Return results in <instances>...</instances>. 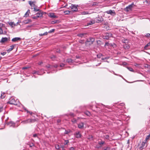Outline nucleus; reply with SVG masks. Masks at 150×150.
Masks as SVG:
<instances>
[{
    "instance_id": "nucleus-1",
    "label": "nucleus",
    "mask_w": 150,
    "mask_h": 150,
    "mask_svg": "<svg viewBox=\"0 0 150 150\" xmlns=\"http://www.w3.org/2000/svg\"><path fill=\"white\" fill-rule=\"evenodd\" d=\"M122 42L125 43L123 45L124 48L125 50L129 49L130 47V42L128 40L125 39L122 40Z\"/></svg>"
},
{
    "instance_id": "nucleus-2",
    "label": "nucleus",
    "mask_w": 150,
    "mask_h": 150,
    "mask_svg": "<svg viewBox=\"0 0 150 150\" xmlns=\"http://www.w3.org/2000/svg\"><path fill=\"white\" fill-rule=\"evenodd\" d=\"M134 5V3H133L127 6L125 8L124 10L127 12H128L130 11H132V8Z\"/></svg>"
},
{
    "instance_id": "nucleus-3",
    "label": "nucleus",
    "mask_w": 150,
    "mask_h": 150,
    "mask_svg": "<svg viewBox=\"0 0 150 150\" xmlns=\"http://www.w3.org/2000/svg\"><path fill=\"white\" fill-rule=\"evenodd\" d=\"M71 9V10L73 12H76L78 11V8L77 7L74 5L71 4L68 8Z\"/></svg>"
},
{
    "instance_id": "nucleus-4",
    "label": "nucleus",
    "mask_w": 150,
    "mask_h": 150,
    "mask_svg": "<svg viewBox=\"0 0 150 150\" xmlns=\"http://www.w3.org/2000/svg\"><path fill=\"white\" fill-rule=\"evenodd\" d=\"M8 103L11 105H17L15 99L12 98H11L9 101L8 102Z\"/></svg>"
},
{
    "instance_id": "nucleus-5",
    "label": "nucleus",
    "mask_w": 150,
    "mask_h": 150,
    "mask_svg": "<svg viewBox=\"0 0 150 150\" xmlns=\"http://www.w3.org/2000/svg\"><path fill=\"white\" fill-rule=\"evenodd\" d=\"M95 41V39L94 38L90 37L88 39H87L86 41V42H89L91 43V44H92L93 42Z\"/></svg>"
},
{
    "instance_id": "nucleus-6",
    "label": "nucleus",
    "mask_w": 150,
    "mask_h": 150,
    "mask_svg": "<svg viewBox=\"0 0 150 150\" xmlns=\"http://www.w3.org/2000/svg\"><path fill=\"white\" fill-rule=\"evenodd\" d=\"M106 13L108 14H110L112 15H116L115 12L114 11L110 10L106 11Z\"/></svg>"
},
{
    "instance_id": "nucleus-7",
    "label": "nucleus",
    "mask_w": 150,
    "mask_h": 150,
    "mask_svg": "<svg viewBox=\"0 0 150 150\" xmlns=\"http://www.w3.org/2000/svg\"><path fill=\"white\" fill-rule=\"evenodd\" d=\"M8 40V38L6 37L3 38L0 41V42L1 43H3L7 42Z\"/></svg>"
},
{
    "instance_id": "nucleus-8",
    "label": "nucleus",
    "mask_w": 150,
    "mask_h": 150,
    "mask_svg": "<svg viewBox=\"0 0 150 150\" xmlns=\"http://www.w3.org/2000/svg\"><path fill=\"white\" fill-rule=\"evenodd\" d=\"M147 142H146V141H143L142 144H141L140 146H139V148L141 149H143L144 147L145 146V144L147 143Z\"/></svg>"
},
{
    "instance_id": "nucleus-9",
    "label": "nucleus",
    "mask_w": 150,
    "mask_h": 150,
    "mask_svg": "<svg viewBox=\"0 0 150 150\" xmlns=\"http://www.w3.org/2000/svg\"><path fill=\"white\" fill-rule=\"evenodd\" d=\"M49 16L50 17L53 18H57L58 17L54 15V14L53 13H50L49 14Z\"/></svg>"
},
{
    "instance_id": "nucleus-10",
    "label": "nucleus",
    "mask_w": 150,
    "mask_h": 150,
    "mask_svg": "<svg viewBox=\"0 0 150 150\" xmlns=\"http://www.w3.org/2000/svg\"><path fill=\"white\" fill-rule=\"evenodd\" d=\"M35 2L31 1H28V3L32 7H33L32 9H33L36 6L34 4Z\"/></svg>"
},
{
    "instance_id": "nucleus-11",
    "label": "nucleus",
    "mask_w": 150,
    "mask_h": 150,
    "mask_svg": "<svg viewBox=\"0 0 150 150\" xmlns=\"http://www.w3.org/2000/svg\"><path fill=\"white\" fill-rule=\"evenodd\" d=\"M78 126L79 128L80 129H82L84 127V123L83 122H81L78 125Z\"/></svg>"
},
{
    "instance_id": "nucleus-12",
    "label": "nucleus",
    "mask_w": 150,
    "mask_h": 150,
    "mask_svg": "<svg viewBox=\"0 0 150 150\" xmlns=\"http://www.w3.org/2000/svg\"><path fill=\"white\" fill-rule=\"evenodd\" d=\"M15 46V45H12L10 46V48H9L7 50V52L9 53L10 51H12L14 48Z\"/></svg>"
},
{
    "instance_id": "nucleus-13",
    "label": "nucleus",
    "mask_w": 150,
    "mask_h": 150,
    "mask_svg": "<svg viewBox=\"0 0 150 150\" xmlns=\"http://www.w3.org/2000/svg\"><path fill=\"white\" fill-rule=\"evenodd\" d=\"M76 137V138H80L81 137V134L80 133V132H76L75 133V134Z\"/></svg>"
},
{
    "instance_id": "nucleus-14",
    "label": "nucleus",
    "mask_w": 150,
    "mask_h": 150,
    "mask_svg": "<svg viewBox=\"0 0 150 150\" xmlns=\"http://www.w3.org/2000/svg\"><path fill=\"white\" fill-rule=\"evenodd\" d=\"M43 14L41 11H39L36 13V16L38 18L41 17L42 16Z\"/></svg>"
},
{
    "instance_id": "nucleus-15",
    "label": "nucleus",
    "mask_w": 150,
    "mask_h": 150,
    "mask_svg": "<svg viewBox=\"0 0 150 150\" xmlns=\"http://www.w3.org/2000/svg\"><path fill=\"white\" fill-rule=\"evenodd\" d=\"M21 38H15L12 39V41L13 42H15L18 40H20Z\"/></svg>"
},
{
    "instance_id": "nucleus-16",
    "label": "nucleus",
    "mask_w": 150,
    "mask_h": 150,
    "mask_svg": "<svg viewBox=\"0 0 150 150\" xmlns=\"http://www.w3.org/2000/svg\"><path fill=\"white\" fill-rule=\"evenodd\" d=\"M30 119H28L27 120L23 121L21 123L23 124H26L28 123H30Z\"/></svg>"
},
{
    "instance_id": "nucleus-17",
    "label": "nucleus",
    "mask_w": 150,
    "mask_h": 150,
    "mask_svg": "<svg viewBox=\"0 0 150 150\" xmlns=\"http://www.w3.org/2000/svg\"><path fill=\"white\" fill-rule=\"evenodd\" d=\"M32 21L30 19H28L24 21L23 23L25 24H27L31 22Z\"/></svg>"
},
{
    "instance_id": "nucleus-18",
    "label": "nucleus",
    "mask_w": 150,
    "mask_h": 150,
    "mask_svg": "<svg viewBox=\"0 0 150 150\" xmlns=\"http://www.w3.org/2000/svg\"><path fill=\"white\" fill-rule=\"evenodd\" d=\"M30 123L35 122L37 121V120L36 119H30Z\"/></svg>"
},
{
    "instance_id": "nucleus-19",
    "label": "nucleus",
    "mask_w": 150,
    "mask_h": 150,
    "mask_svg": "<svg viewBox=\"0 0 150 150\" xmlns=\"http://www.w3.org/2000/svg\"><path fill=\"white\" fill-rule=\"evenodd\" d=\"M110 147L109 146L106 147H104L103 148V150H110Z\"/></svg>"
},
{
    "instance_id": "nucleus-20",
    "label": "nucleus",
    "mask_w": 150,
    "mask_h": 150,
    "mask_svg": "<svg viewBox=\"0 0 150 150\" xmlns=\"http://www.w3.org/2000/svg\"><path fill=\"white\" fill-rule=\"evenodd\" d=\"M81 14L82 15H86L90 14V13L87 11H83L81 12Z\"/></svg>"
},
{
    "instance_id": "nucleus-21",
    "label": "nucleus",
    "mask_w": 150,
    "mask_h": 150,
    "mask_svg": "<svg viewBox=\"0 0 150 150\" xmlns=\"http://www.w3.org/2000/svg\"><path fill=\"white\" fill-rule=\"evenodd\" d=\"M30 13V10H28V11L25 13L24 16L25 17H26L28 16L29 15V13Z\"/></svg>"
},
{
    "instance_id": "nucleus-22",
    "label": "nucleus",
    "mask_w": 150,
    "mask_h": 150,
    "mask_svg": "<svg viewBox=\"0 0 150 150\" xmlns=\"http://www.w3.org/2000/svg\"><path fill=\"white\" fill-rule=\"evenodd\" d=\"M86 34V33H82L79 34L78 35V36L81 38L83 37V36Z\"/></svg>"
},
{
    "instance_id": "nucleus-23",
    "label": "nucleus",
    "mask_w": 150,
    "mask_h": 150,
    "mask_svg": "<svg viewBox=\"0 0 150 150\" xmlns=\"http://www.w3.org/2000/svg\"><path fill=\"white\" fill-rule=\"evenodd\" d=\"M150 138V134H149L146 137L145 140H144L146 142H147L148 141L149 139Z\"/></svg>"
},
{
    "instance_id": "nucleus-24",
    "label": "nucleus",
    "mask_w": 150,
    "mask_h": 150,
    "mask_svg": "<svg viewBox=\"0 0 150 150\" xmlns=\"http://www.w3.org/2000/svg\"><path fill=\"white\" fill-rule=\"evenodd\" d=\"M150 46V42H149L146 45H145V46L144 47V49L147 50L148 47Z\"/></svg>"
},
{
    "instance_id": "nucleus-25",
    "label": "nucleus",
    "mask_w": 150,
    "mask_h": 150,
    "mask_svg": "<svg viewBox=\"0 0 150 150\" xmlns=\"http://www.w3.org/2000/svg\"><path fill=\"white\" fill-rule=\"evenodd\" d=\"M6 94L4 93H2L1 94V98L3 99L6 96Z\"/></svg>"
},
{
    "instance_id": "nucleus-26",
    "label": "nucleus",
    "mask_w": 150,
    "mask_h": 150,
    "mask_svg": "<svg viewBox=\"0 0 150 150\" xmlns=\"http://www.w3.org/2000/svg\"><path fill=\"white\" fill-rule=\"evenodd\" d=\"M95 23V22L94 21H91L90 22H89L88 23V25H92L93 24Z\"/></svg>"
},
{
    "instance_id": "nucleus-27",
    "label": "nucleus",
    "mask_w": 150,
    "mask_h": 150,
    "mask_svg": "<svg viewBox=\"0 0 150 150\" xmlns=\"http://www.w3.org/2000/svg\"><path fill=\"white\" fill-rule=\"evenodd\" d=\"M47 34H48V32H45V33H42V34L41 33V34H39V35L40 36H42L44 35H47Z\"/></svg>"
},
{
    "instance_id": "nucleus-28",
    "label": "nucleus",
    "mask_w": 150,
    "mask_h": 150,
    "mask_svg": "<svg viewBox=\"0 0 150 150\" xmlns=\"http://www.w3.org/2000/svg\"><path fill=\"white\" fill-rule=\"evenodd\" d=\"M72 60L70 59H67V62L69 63H71L72 62Z\"/></svg>"
},
{
    "instance_id": "nucleus-29",
    "label": "nucleus",
    "mask_w": 150,
    "mask_h": 150,
    "mask_svg": "<svg viewBox=\"0 0 150 150\" xmlns=\"http://www.w3.org/2000/svg\"><path fill=\"white\" fill-rule=\"evenodd\" d=\"M70 130H65L64 132V134H68L70 132Z\"/></svg>"
},
{
    "instance_id": "nucleus-30",
    "label": "nucleus",
    "mask_w": 150,
    "mask_h": 150,
    "mask_svg": "<svg viewBox=\"0 0 150 150\" xmlns=\"http://www.w3.org/2000/svg\"><path fill=\"white\" fill-rule=\"evenodd\" d=\"M37 7L36 6L34 8H33L34 9V11H40V10L39 9L37 8H36Z\"/></svg>"
},
{
    "instance_id": "nucleus-31",
    "label": "nucleus",
    "mask_w": 150,
    "mask_h": 150,
    "mask_svg": "<svg viewBox=\"0 0 150 150\" xmlns=\"http://www.w3.org/2000/svg\"><path fill=\"white\" fill-rule=\"evenodd\" d=\"M111 35L112 34L111 33H107L105 34V35L106 36H108L109 38L111 36Z\"/></svg>"
},
{
    "instance_id": "nucleus-32",
    "label": "nucleus",
    "mask_w": 150,
    "mask_h": 150,
    "mask_svg": "<svg viewBox=\"0 0 150 150\" xmlns=\"http://www.w3.org/2000/svg\"><path fill=\"white\" fill-rule=\"evenodd\" d=\"M50 58L51 59L53 60H54L55 58V57L54 55H52L50 57Z\"/></svg>"
},
{
    "instance_id": "nucleus-33",
    "label": "nucleus",
    "mask_w": 150,
    "mask_h": 150,
    "mask_svg": "<svg viewBox=\"0 0 150 150\" xmlns=\"http://www.w3.org/2000/svg\"><path fill=\"white\" fill-rule=\"evenodd\" d=\"M55 29H52L50 30V31H49L48 32V33H50L53 32H54L55 31Z\"/></svg>"
},
{
    "instance_id": "nucleus-34",
    "label": "nucleus",
    "mask_w": 150,
    "mask_h": 150,
    "mask_svg": "<svg viewBox=\"0 0 150 150\" xmlns=\"http://www.w3.org/2000/svg\"><path fill=\"white\" fill-rule=\"evenodd\" d=\"M71 122L74 123H76L77 120L75 119H73L71 120Z\"/></svg>"
},
{
    "instance_id": "nucleus-35",
    "label": "nucleus",
    "mask_w": 150,
    "mask_h": 150,
    "mask_svg": "<svg viewBox=\"0 0 150 150\" xmlns=\"http://www.w3.org/2000/svg\"><path fill=\"white\" fill-rule=\"evenodd\" d=\"M69 143V141L68 140H65L64 142V144L65 145H67Z\"/></svg>"
},
{
    "instance_id": "nucleus-36",
    "label": "nucleus",
    "mask_w": 150,
    "mask_h": 150,
    "mask_svg": "<svg viewBox=\"0 0 150 150\" xmlns=\"http://www.w3.org/2000/svg\"><path fill=\"white\" fill-rule=\"evenodd\" d=\"M103 39H109L108 37L106 36V35H103Z\"/></svg>"
},
{
    "instance_id": "nucleus-37",
    "label": "nucleus",
    "mask_w": 150,
    "mask_h": 150,
    "mask_svg": "<svg viewBox=\"0 0 150 150\" xmlns=\"http://www.w3.org/2000/svg\"><path fill=\"white\" fill-rule=\"evenodd\" d=\"M55 147L57 149H59L60 148V147L59 145H56L55 146Z\"/></svg>"
},
{
    "instance_id": "nucleus-38",
    "label": "nucleus",
    "mask_w": 150,
    "mask_h": 150,
    "mask_svg": "<svg viewBox=\"0 0 150 150\" xmlns=\"http://www.w3.org/2000/svg\"><path fill=\"white\" fill-rule=\"evenodd\" d=\"M70 11H66L64 12V13H65L66 14H70Z\"/></svg>"
},
{
    "instance_id": "nucleus-39",
    "label": "nucleus",
    "mask_w": 150,
    "mask_h": 150,
    "mask_svg": "<svg viewBox=\"0 0 150 150\" xmlns=\"http://www.w3.org/2000/svg\"><path fill=\"white\" fill-rule=\"evenodd\" d=\"M104 143H105V142L104 141H102L101 142H99V144L100 145H101L103 144Z\"/></svg>"
},
{
    "instance_id": "nucleus-40",
    "label": "nucleus",
    "mask_w": 150,
    "mask_h": 150,
    "mask_svg": "<svg viewBox=\"0 0 150 150\" xmlns=\"http://www.w3.org/2000/svg\"><path fill=\"white\" fill-rule=\"evenodd\" d=\"M8 24L11 25L12 26H13V25H14V23L13 22H8Z\"/></svg>"
},
{
    "instance_id": "nucleus-41",
    "label": "nucleus",
    "mask_w": 150,
    "mask_h": 150,
    "mask_svg": "<svg viewBox=\"0 0 150 150\" xmlns=\"http://www.w3.org/2000/svg\"><path fill=\"white\" fill-rule=\"evenodd\" d=\"M84 40H79V42L81 44H83L84 43Z\"/></svg>"
},
{
    "instance_id": "nucleus-42",
    "label": "nucleus",
    "mask_w": 150,
    "mask_h": 150,
    "mask_svg": "<svg viewBox=\"0 0 150 150\" xmlns=\"http://www.w3.org/2000/svg\"><path fill=\"white\" fill-rule=\"evenodd\" d=\"M3 33V31L1 27H0V34H1Z\"/></svg>"
},
{
    "instance_id": "nucleus-43",
    "label": "nucleus",
    "mask_w": 150,
    "mask_h": 150,
    "mask_svg": "<svg viewBox=\"0 0 150 150\" xmlns=\"http://www.w3.org/2000/svg\"><path fill=\"white\" fill-rule=\"evenodd\" d=\"M102 55L101 54H98L97 55V57L98 58H100L101 57Z\"/></svg>"
},
{
    "instance_id": "nucleus-44",
    "label": "nucleus",
    "mask_w": 150,
    "mask_h": 150,
    "mask_svg": "<svg viewBox=\"0 0 150 150\" xmlns=\"http://www.w3.org/2000/svg\"><path fill=\"white\" fill-rule=\"evenodd\" d=\"M3 110V108L2 107H0V113L2 112Z\"/></svg>"
},
{
    "instance_id": "nucleus-45",
    "label": "nucleus",
    "mask_w": 150,
    "mask_h": 150,
    "mask_svg": "<svg viewBox=\"0 0 150 150\" xmlns=\"http://www.w3.org/2000/svg\"><path fill=\"white\" fill-rule=\"evenodd\" d=\"M29 67H24L22 68V69H28Z\"/></svg>"
},
{
    "instance_id": "nucleus-46",
    "label": "nucleus",
    "mask_w": 150,
    "mask_h": 150,
    "mask_svg": "<svg viewBox=\"0 0 150 150\" xmlns=\"http://www.w3.org/2000/svg\"><path fill=\"white\" fill-rule=\"evenodd\" d=\"M85 114L88 116L90 115V113L89 112H86L85 113Z\"/></svg>"
},
{
    "instance_id": "nucleus-47",
    "label": "nucleus",
    "mask_w": 150,
    "mask_h": 150,
    "mask_svg": "<svg viewBox=\"0 0 150 150\" xmlns=\"http://www.w3.org/2000/svg\"><path fill=\"white\" fill-rule=\"evenodd\" d=\"M145 36L147 37H150V34L149 33H147Z\"/></svg>"
},
{
    "instance_id": "nucleus-48",
    "label": "nucleus",
    "mask_w": 150,
    "mask_h": 150,
    "mask_svg": "<svg viewBox=\"0 0 150 150\" xmlns=\"http://www.w3.org/2000/svg\"><path fill=\"white\" fill-rule=\"evenodd\" d=\"M38 136V134H35L33 135V136L34 137H37Z\"/></svg>"
},
{
    "instance_id": "nucleus-49",
    "label": "nucleus",
    "mask_w": 150,
    "mask_h": 150,
    "mask_svg": "<svg viewBox=\"0 0 150 150\" xmlns=\"http://www.w3.org/2000/svg\"><path fill=\"white\" fill-rule=\"evenodd\" d=\"M38 18V17H37V16H34L32 17V18L34 19H37Z\"/></svg>"
},
{
    "instance_id": "nucleus-50",
    "label": "nucleus",
    "mask_w": 150,
    "mask_h": 150,
    "mask_svg": "<svg viewBox=\"0 0 150 150\" xmlns=\"http://www.w3.org/2000/svg\"><path fill=\"white\" fill-rule=\"evenodd\" d=\"M6 54V52H2L1 53V54L3 55H5Z\"/></svg>"
},
{
    "instance_id": "nucleus-51",
    "label": "nucleus",
    "mask_w": 150,
    "mask_h": 150,
    "mask_svg": "<svg viewBox=\"0 0 150 150\" xmlns=\"http://www.w3.org/2000/svg\"><path fill=\"white\" fill-rule=\"evenodd\" d=\"M128 69L129 70V71H133V69L132 68H128Z\"/></svg>"
},
{
    "instance_id": "nucleus-52",
    "label": "nucleus",
    "mask_w": 150,
    "mask_h": 150,
    "mask_svg": "<svg viewBox=\"0 0 150 150\" xmlns=\"http://www.w3.org/2000/svg\"><path fill=\"white\" fill-rule=\"evenodd\" d=\"M69 150H74V148L73 147H71L69 149Z\"/></svg>"
},
{
    "instance_id": "nucleus-53",
    "label": "nucleus",
    "mask_w": 150,
    "mask_h": 150,
    "mask_svg": "<svg viewBox=\"0 0 150 150\" xmlns=\"http://www.w3.org/2000/svg\"><path fill=\"white\" fill-rule=\"evenodd\" d=\"M61 120L60 119H58L57 120V123H60L61 122Z\"/></svg>"
},
{
    "instance_id": "nucleus-54",
    "label": "nucleus",
    "mask_w": 150,
    "mask_h": 150,
    "mask_svg": "<svg viewBox=\"0 0 150 150\" xmlns=\"http://www.w3.org/2000/svg\"><path fill=\"white\" fill-rule=\"evenodd\" d=\"M64 64H61L60 65V67H64Z\"/></svg>"
},
{
    "instance_id": "nucleus-55",
    "label": "nucleus",
    "mask_w": 150,
    "mask_h": 150,
    "mask_svg": "<svg viewBox=\"0 0 150 150\" xmlns=\"http://www.w3.org/2000/svg\"><path fill=\"white\" fill-rule=\"evenodd\" d=\"M64 146H61V148H62V150H65L64 149Z\"/></svg>"
},
{
    "instance_id": "nucleus-56",
    "label": "nucleus",
    "mask_w": 150,
    "mask_h": 150,
    "mask_svg": "<svg viewBox=\"0 0 150 150\" xmlns=\"http://www.w3.org/2000/svg\"><path fill=\"white\" fill-rule=\"evenodd\" d=\"M53 67H54L57 68L58 67V65L57 64H55L53 66Z\"/></svg>"
},
{
    "instance_id": "nucleus-57",
    "label": "nucleus",
    "mask_w": 150,
    "mask_h": 150,
    "mask_svg": "<svg viewBox=\"0 0 150 150\" xmlns=\"http://www.w3.org/2000/svg\"><path fill=\"white\" fill-rule=\"evenodd\" d=\"M105 138L107 139H109V136L108 135H106Z\"/></svg>"
},
{
    "instance_id": "nucleus-58",
    "label": "nucleus",
    "mask_w": 150,
    "mask_h": 150,
    "mask_svg": "<svg viewBox=\"0 0 150 150\" xmlns=\"http://www.w3.org/2000/svg\"><path fill=\"white\" fill-rule=\"evenodd\" d=\"M56 23V22L55 21H52V24L55 23Z\"/></svg>"
},
{
    "instance_id": "nucleus-59",
    "label": "nucleus",
    "mask_w": 150,
    "mask_h": 150,
    "mask_svg": "<svg viewBox=\"0 0 150 150\" xmlns=\"http://www.w3.org/2000/svg\"><path fill=\"white\" fill-rule=\"evenodd\" d=\"M93 138V137H92V136H90V137L89 138V139H91V138Z\"/></svg>"
},
{
    "instance_id": "nucleus-60",
    "label": "nucleus",
    "mask_w": 150,
    "mask_h": 150,
    "mask_svg": "<svg viewBox=\"0 0 150 150\" xmlns=\"http://www.w3.org/2000/svg\"><path fill=\"white\" fill-rule=\"evenodd\" d=\"M107 59V58L105 57V58H102V60H104V59Z\"/></svg>"
},
{
    "instance_id": "nucleus-61",
    "label": "nucleus",
    "mask_w": 150,
    "mask_h": 150,
    "mask_svg": "<svg viewBox=\"0 0 150 150\" xmlns=\"http://www.w3.org/2000/svg\"><path fill=\"white\" fill-rule=\"evenodd\" d=\"M29 112V113H30V115H32V112Z\"/></svg>"
},
{
    "instance_id": "nucleus-62",
    "label": "nucleus",
    "mask_w": 150,
    "mask_h": 150,
    "mask_svg": "<svg viewBox=\"0 0 150 150\" xmlns=\"http://www.w3.org/2000/svg\"><path fill=\"white\" fill-rule=\"evenodd\" d=\"M50 65H48V66H46V67L47 68H49L50 67Z\"/></svg>"
},
{
    "instance_id": "nucleus-63",
    "label": "nucleus",
    "mask_w": 150,
    "mask_h": 150,
    "mask_svg": "<svg viewBox=\"0 0 150 150\" xmlns=\"http://www.w3.org/2000/svg\"><path fill=\"white\" fill-rule=\"evenodd\" d=\"M42 63V62H40L39 64H41Z\"/></svg>"
},
{
    "instance_id": "nucleus-64",
    "label": "nucleus",
    "mask_w": 150,
    "mask_h": 150,
    "mask_svg": "<svg viewBox=\"0 0 150 150\" xmlns=\"http://www.w3.org/2000/svg\"><path fill=\"white\" fill-rule=\"evenodd\" d=\"M71 115H73V114H71Z\"/></svg>"
}]
</instances>
